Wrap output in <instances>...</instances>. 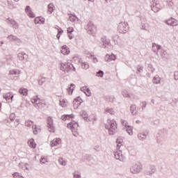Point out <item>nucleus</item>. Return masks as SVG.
<instances>
[{
    "label": "nucleus",
    "mask_w": 178,
    "mask_h": 178,
    "mask_svg": "<svg viewBox=\"0 0 178 178\" xmlns=\"http://www.w3.org/2000/svg\"><path fill=\"white\" fill-rule=\"evenodd\" d=\"M161 54L162 58H166L168 56V52L163 49H161Z\"/></svg>",
    "instance_id": "47"
},
{
    "label": "nucleus",
    "mask_w": 178,
    "mask_h": 178,
    "mask_svg": "<svg viewBox=\"0 0 178 178\" xmlns=\"http://www.w3.org/2000/svg\"><path fill=\"white\" fill-rule=\"evenodd\" d=\"M88 89V88H87V86H83L82 88H81V91H82V92H84V94L86 93V91Z\"/></svg>",
    "instance_id": "59"
},
{
    "label": "nucleus",
    "mask_w": 178,
    "mask_h": 178,
    "mask_svg": "<svg viewBox=\"0 0 178 178\" xmlns=\"http://www.w3.org/2000/svg\"><path fill=\"white\" fill-rule=\"evenodd\" d=\"M85 161H88V162H90V161H92V156L90 154H86L83 159V161L85 162Z\"/></svg>",
    "instance_id": "28"
},
{
    "label": "nucleus",
    "mask_w": 178,
    "mask_h": 178,
    "mask_svg": "<svg viewBox=\"0 0 178 178\" xmlns=\"http://www.w3.org/2000/svg\"><path fill=\"white\" fill-rule=\"evenodd\" d=\"M105 113H110V115H115V110H113V108H106L105 109Z\"/></svg>",
    "instance_id": "35"
},
{
    "label": "nucleus",
    "mask_w": 178,
    "mask_h": 178,
    "mask_svg": "<svg viewBox=\"0 0 178 178\" xmlns=\"http://www.w3.org/2000/svg\"><path fill=\"white\" fill-rule=\"evenodd\" d=\"M126 131L129 136H133V128L131 126L128 125L126 127Z\"/></svg>",
    "instance_id": "33"
},
{
    "label": "nucleus",
    "mask_w": 178,
    "mask_h": 178,
    "mask_svg": "<svg viewBox=\"0 0 178 178\" xmlns=\"http://www.w3.org/2000/svg\"><path fill=\"white\" fill-rule=\"evenodd\" d=\"M149 133L148 132H145L143 134H138V138L140 141H144V140L147 139V136H148Z\"/></svg>",
    "instance_id": "22"
},
{
    "label": "nucleus",
    "mask_w": 178,
    "mask_h": 178,
    "mask_svg": "<svg viewBox=\"0 0 178 178\" xmlns=\"http://www.w3.org/2000/svg\"><path fill=\"white\" fill-rule=\"evenodd\" d=\"M10 24L13 26V29H15V30H17L19 29V24L14 19L13 21H11Z\"/></svg>",
    "instance_id": "34"
},
{
    "label": "nucleus",
    "mask_w": 178,
    "mask_h": 178,
    "mask_svg": "<svg viewBox=\"0 0 178 178\" xmlns=\"http://www.w3.org/2000/svg\"><path fill=\"white\" fill-rule=\"evenodd\" d=\"M77 19V16L76 15L70 14V16L69 17V21L70 22H74Z\"/></svg>",
    "instance_id": "41"
},
{
    "label": "nucleus",
    "mask_w": 178,
    "mask_h": 178,
    "mask_svg": "<svg viewBox=\"0 0 178 178\" xmlns=\"http://www.w3.org/2000/svg\"><path fill=\"white\" fill-rule=\"evenodd\" d=\"M32 128L33 129V134H35V136H37V134H38V131L37 130V125L33 126Z\"/></svg>",
    "instance_id": "52"
},
{
    "label": "nucleus",
    "mask_w": 178,
    "mask_h": 178,
    "mask_svg": "<svg viewBox=\"0 0 178 178\" xmlns=\"http://www.w3.org/2000/svg\"><path fill=\"white\" fill-rule=\"evenodd\" d=\"M7 38L11 41V42H15L17 45H20V44H22V40H20V38H17L16 35H9Z\"/></svg>",
    "instance_id": "10"
},
{
    "label": "nucleus",
    "mask_w": 178,
    "mask_h": 178,
    "mask_svg": "<svg viewBox=\"0 0 178 178\" xmlns=\"http://www.w3.org/2000/svg\"><path fill=\"white\" fill-rule=\"evenodd\" d=\"M152 49L154 52H156V51H160L161 45H157L156 43H153Z\"/></svg>",
    "instance_id": "29"
},
{
    "label": "nucleus",
    "mask_w": 178,
    "mask_h": 178,
    "mask_svg": "<svg viewBox=\"0 0 178 178\" xmlns=\"http://www.w3.org/2000/svg\"><path fill=\"white\" fill-rule=\"evenodd\" d=\"M17 58H18L19 60H21L22 62H23L24 63L27 62V60L29 59V55H27L24 52H21L17 54Z\"/></svg>",
    "instance_id": "12"
},
{
    "label": "nucleus",
    "mask_w": 178,
    "mask_h": 178,
    "mask_svg": "<svg viewBox=\"0 0 178 178\" xmlns=\"http://www.w3.org/2000/svg\"><path fill=\"white\" fill-rule=\"evenodd\" d=\"M156 172V169L155 168V165H150V171L147 172V175L151 176L154 175V173Z\"/></svg>",
    "instance_id": "24"
},
{
    "label": "nucleus",
    "mask_w": 178,
    "mask_h": 178,
    "mask_svg": "<svg viewBox=\"0 0 178 178\" xmlns=\"http://www.w3.org/2000/svg\"><path fill=\"white\" fill-rule=\"evenodd\" d=\"M60 70L64 73H69V72H76V67L70 62L60 63Z\"/></svg>",
    "instance_id": "2"
},
{
    "label": "nucleus",
    "mask_w": 178,
    "mask_h": 178,
    "mask_svg": "<svg viewBox=\"0 0 178 178\" xmlns=\"http://www.w3.org/2000/svg\"><path fill=\"white\" fill-rule=\"evenodd\" d=\"M130 111L132 115H136L137 113V109H136V105L134 104L131 105Z\"/></svg>",
    "instance_id": "31"
},
{
    "label": "nucleus",
    "mask_w": 178,
    "mask_h": 178,
    "mask_svg": "<svg viewBox=\"0 0 178 178\" xmlns=\"http://www.w3.org/2000/svg\"><path fill=\"white\" fill-rule=\"evenodd\" d=\"M40 162L41 163H45V162H47V159H45L44 156H42L40 159Z\"/></svg>",
    "instance_id": "62"
},
{
    "label": "nucleus",
    "mask_w": 178,
    "mask_h": 178,
    "mask_svg": "<svg viewBox=\"0 0 178 178\" xmlns=\"http://www.w3.org/2000/svg\"><path fill=\"white\" fill-rule=\"evenodd\" d=\"M47 127L50 133H55V127L54 126V120L52 118H47Z\"/></svg>",
    "instance_id": "9"
},
{
    "label": "nucleus",
    "mask_w": 178,
    "mask_h": 178,
    "mask_svg": "<svg viewBox=\"0 0 178 178\" xmlns=\"http://www.w3.org/2000/svg\"><path fill=\"white\" fill-rule=\"evenodd\" d=\"M3 98L7 101V102H13V95L11 92H7L3 95Z\"/></svg>",
    "instance_id": "17"
},
{
    "label": "nucleus",
    "mask_w": 178,
    "mask_h": 178,
    "mask_svg": "<svg viewBox=\"0 0 178 178\" xmlns=\"http://www.w3.org/2000/svg\"><path fill=\"white\" fill-rule=\"evenodd\" d=\"M28 144L31 148H35V147H37V145L34 143V140L33 139L32 140L29 141Z\"/></svg>",
    "instance_id": "39"
},
{
    "label": "nucleus",
    "mask_w": 178,
    "mask_h": 178,
    "mask_svg": "<svg viewBox=\"0 0 178 178\" xmlns=\"http://www.w3.org/2000/svg\"><path fill=\"white\" fill-rule=\"evenodd\" d=\"M35 24H44L45 23V19L40 17H35L34 19Z\"/></svg>",
    "instance_id": "21"
},
{
    "label": "nucleus",
    "mask_w": 178,
    "mask_h": 178,
    "mask_svg": "<svg viewBox=\"0 0 178 178\" xmlns=\"http://www.w3.org/2000/svg\"><path fill=\"white\" fill-rule=\"evenodd\" d=\"M80 115L84 119L86 122H88V114L87 113V111L82 110L79 113Z\"/></svg>",
    "instance_id": "20"
},
{
    "label": "nucleus",
    "mask_w": 178,
    "mask_h": 178,
    "mask_svg": "<svg viewBox=\"0 0 178 178\" xmlns=\"http://www.w3.org/2000/svg\"><path fill=\"white\" fill-rule=\"evenodd\" d=\"M59 143H60V138H54L51 142V147H56V145H59Z\"/></svg>",
    "instance_id": "23"
},
{
    "label": "nucleus",
    "mask_w": 178,
    "mask_h": 178,
    "mask_svg": "<svg viewBox=\"0 0 178 178\" xmlns=\"http://www.w3.org/2000/svg\"><path fill=\"white\" fill-rule=\"evenodd\" d=\"M62 120H63L64 122L66 121V120H69L70 117H69V115H64L62 116L61 118Z\"/></svg>",
    "instance_id": "51"
},
{
    "label": "nucleus",
    "mask_w": 178,
    "mask_h": 178,
    "mask_svg": "<svg viewBox=\"0 0 178 178\" xmlns=\"http://www.w3.org/2000/svg\"><path fill=\"white\" fill-rule=\"evenodd\" d=\"M86 30L88 34H90L91 35H95V34H97V28L92 22L88 23Z\"/></svg>",
    "instance_id": "7"
},
{
    "label": "nucleus",
    "mask_w": 178,
    "mask_h": 178,
    "mask_svg": "<svg viewBox=\"0 0 178 178\" xmlns=\"http://www.w3.org/2000/svg\"><path fill=\"white\" fill-rule=\"evenodd\" d=\"M34 122L31 121V120H26L25 122V126H26V127H31V124H33Z\"/></svg>",
    "instance_id": "44"
},
{
    "label": "nucleus",
    "mask_w": 178,
    "mask_h": 178,
    "mask_svg": "<svg viewBox=\"0 0 178 178\" xmlns=\"http://www.w3.org/2000/svg\"><path fill=\"white\" fill-rule=\"evenodd\" d=\"M147 26H148V24L142 23V26H141L142 30H147Z\"/></svg>",
    "instance_id": "61"
},
{
    "label": "nucleus",
    "mask_w": 178,
    "mask_h": 178,
    "mask_svg": "<svg viewBox=\"0 0 178 178\" xmlns=\"http://www.w3.org/2000/svg\"><path fill=\"white\" fill-rule=\"evenodd\" d=\"M147 108V102H142V109L144 111Z\"/></svg>",
    "instance_id": "57"
},
{
    "label": "nucleus",
    "mask_w": 178,
    "mask_h": 178,
    "mask_svg": "<svg viewBox=\"0 0 178 178\" xmlns=\"http://www.w3.org/2000/svg\"><path fill=\"white\" fill-rule=\"evenodd\" d=\"M85 94L86 97H91V90H90V88L86 89Z\"/></svg>",
    "instance_id": "53"
},
{
    "label": "nucleus",
    "mask_w": 178,
    "mask_h": 178,
    "mask_svg": "<svg viewBox=\"0 0 178 178\" xmlns=\"http://www.w3.org/2000/svg\"><path fill=\"white\" fill-rule=\"evenodd\" d=\"M144 67H140V65H138L137 67V72L136 73L138 74V73H143V70Z\"/></svg>",
    "instance_id": "50"
},
{
    "label": "nucleus",
    "mask_w": 178,
    "mask_h": 178,
    "mask_svg": "<svg viewBox=\"0 0 178 178\" xmlns=\"http://www.w3.org/2000/svg\"><path fill=\"white\" fill-rule=\"evenodd\" d=\"M147 68H148V70L151 72V73H154V72H155V68H154V66L152 65V64H148Z\"/></svg>",
    "instance_id": "42"
},
{
    "label": "nucleus",
    "mask_w": 178,
    "mask_h": 178,
    "mask_svg": "<svg viewBox=\"0 0 178 178\" xmlns=\"http://www.w3.org/2000/svg\"><path fill=\"white\" fill-rule=\"evenodd\" d=\"M141 169H143V165L138 163L131 167L130 170L133 175H137V173H140L141 172Z\"/></svg>",
    "instance_id": "8"
},
{
    "label": "nucleus",
    "mask_w": 178,
    "mask_h": 178,
    "mask_svg": "<svg viewBox=\"0 0 178 178\" xmlns=\"http://www.w3.org/2000/svg\"><path fill=\"white\" fill-rule=\"evenodd\" d=\"M168 6L170 7V8H173V1H168Z\"/></svg>",
    "instance_id": "63"
},
{
    "label": "nucleus",
    "mask_w": 178,
    "mask_h": 178,
    "mask_svg": "<svg viewBox=\"0 0 178 178\" xmlns=\"http://www.w3.org/2000/svg\"><path fill=\"white\" fill-rule=\"evenodd\" d=\"M19 94H21L22 95H24L25 97L28 95V92H29V90L26 89V88H20L19 90Z\"/></svg>",
    "instance_id": "25"
},
{
    "label": "nucleus",
    "mask_w": 178,
    "mask_h": 178,
    "mask_svg": "<svg viewBox=\"0 0 178 178\" xmlns=\"http://www.w3.org/2000/svg\"><path fill=\"white\" fill-rule=\"evenodd\" d=\"M13 176L14 178H24L23 175H21L19 172H15Z\"/></svg>",
    "instance_id": "45"
},
{
    "label": "nucleus",
    "mask_w": 178,
    "mask_h": 178,
    "mask_svg": "<svg viewBox=\"0 0 178 178\" xmlns=\"http://www.w3.org/2000/svg\"><path fill=\"white\" fill-rule=\"evenodd\" d=\"M81 67L82 69H85V70H87L90 67V65H88V63L87 62H83L81 64Z\"/></svg>",
    "instance_id": "40"
},
{
    "label": "nucleus",
    "mask_w": 178,
    "mask_h": 178,
    "mask_svg": "<svg viewBox=\"0 0 178 178\" xmlns=\"http://www.w3.org/2000/svg\"><path fill=\"white\" fill-rule=\"evenodd\" d=\"M75 87H76V85L71 83L70 85L69 88L67 89L68 94H70V95L73 94V91H74Z\"/></svg>",
    "instance_id": "27"
},
{
    "label": "nucleus",
    "mask_w": 178,
    "mask_h": 178,
    "mask_svg": "<svg viewBox=\"0 0 178 178\" xmlns=\"http://www.w3.org/2000/svg\"><path fill=\"white\" fill-rule=\"evenodd\" d=\"M122 94L125 98L130 97V94H129V91L127 90H123Z\"/></svg>",
    "instance_id": "38"
},
{
    "label": "nucleus",
    "mask_w": 178,
    "mask_h": 178,
    "mask_svg": "<svg viewBox=\"0 0 178 178\" xmlns=\"http://www.w3.org/2000/svg\"><path fill=\"white\" fill-rule=\"evenodd\" d=\"M101 42H102V48H109V47H111V42L109 41V40L106 39V37H103L101 38Z\"/></svg>",
    "instance_id": "11"
},
{
    "label": "nucleus",
    "mask_w": 178,
    "mask_h": 178,
    "mask_svg": "<svg viewBox=\"0 0 178 178\" xmlns=\"http://www.w3.org/2000/svg\"><path fill=\"white\" fill-rule=\"evenodd\" d=\"M48 12H49L50 15L52 14V13L54 12V10H55L54 8H55V6L54 5V3H50L48 6Z\"/></svg>",
    "instance_id": "26"
},
{
    "label": "nucleus",
    "mask_w": 178,
    "mask_h": 178,
    "mask_svg": "<svg viewBox=\"0 0 178 178\" xmlns=\"http://www.w3.org/2000/svg\"><path fill=\"white\" fill-rule=\"evenodd\" d=\"M97 77H104V71L102 70H99L97 72V75H96Z\"/></svg>",
    "instance_id": "48"
},
{
    "label": "nucleus",
    "mask_w": 178,
    "mask_h": 178,
    "mask_svg": "<svg viewBox=\"0 0 178 178\" xmlns=\"http://www.w3.org/2000/svg\"><path fill=\"white\" fill-rule=\"evenodd\" d=\"M112 40L115 45H118V44H119V35H113Z\"/></svg>",
    "instance_id": "32"
},
{
    "label": "nucleus",
    "mask_w": 178,
    "mask_h": 178,
    "mask_svg": "<svg viewBox=\"0 0 178 178\" xmlns=\"http://www.w3.org/2000/svg\"><path fill=\"white\" fill-rule=\"evenodd\" d=\"M122 143H123V139L122 138H117L116 143H117V147L120 148L122 147Z\"/></svg>",
    "instance_id": "36"
},
{
    "label": "nucleus",
    "mask_w": 178,
    "mask_h": 178,
    "mask_svg": "<svg viewBox=\"0 0 178 178\" xmlns=\"http://www.w3.org/2000/svg\"><path fill=\"white\" fill-rule=\"evenodd\" d=\"M74 178H81V174L79 171H75L73 173Z\"/></svg>",
    "instance_id": "43"
},
{
    "label": "nucleus",
    "mask_w": 178,
    "mask_h": 178,
    "mask_svg": "<svg viewBox=\"0 0 178 178\" xmlns=\"http://www.w3.org/2000/svg\"><path fill=\"white\" fill-rule=\"evenodd\" d=\"M153 83L154 84H159V83H161V77H159L158 75H156L153 78Z\"/></svg>",
    "instance_id": "30"
},
{
    "label": "nucleus",
    "mask_w": 178,
    "mask_h": 178,
    "mask_svg": "<svg viewBox=\"0 0 178 178\" xmlns=\"http://www.w3.org/2000/svg\"><path fill=\"white\" fill-rule=\"evenodd\" d=\"M67 127L72 130L73 136H74V137H77V136H79V133H77V130H79L78 122H76L75 121L71 122L67 124Z\"/></svg>",
    "instance_id": "3"
},
{
    "label": "nucleus",
    "mask_w": 178,
    "mask_h": 178,
    "mask_svg": "<svg viewBox=\"0 0 178 178\" xmlns=\"http://www.w3.org/2000/svg\"><path fill=\"white\" fill-rule=\"evenodd\" d=\"M60 105L63 108H65V106H66V102L65 100L60 101Z\"/></svg>",
    "instance_id": "56"
},
{
    "label": "nucleus",
    "mask_w": 178,
    "mask_h": 178,
    "mask_svg": "<svg viewBox=\"0 0 178 178\" xmlns=\"http://www.w3.org/2000/svg\"><path fill=\"white\" fill-rule=\"evenodd\" d=\"M16 118V114H15V113H11L10 115V117H9V118H10V122H13V120H15V118Z\"/></svg>",
    "instance_id": "49"
},
{
    "label": "nucleus",
    "mask_w": 178,
    "mask_h": 178,
    "mask_svg": "<svg viewBox=\"0 0 178 178\" xmlns=\"http://www.w3.org/2000/svg\"><path fill=\"white\" fill-rule=\"evenodd\" d=\"M108 56V59L107 60H115L116 59V56H115L114 54H111L109 56Z\"/></svg>",
    "instance_id": "46"
},
{
    "label": "nucleus",
    "mask_w": 178,
    "mask_h": 178,
    "mask_svg": "<svg viewBox=\"0 0 178 178\" xmlns=\"http://www.w3.org/2000/svg\"><path fill=\"white\" fill-rule=\"evenodd\" d=\"M157 143L158 144L162 145V143L166 140V135L163 132H159L157 134Z\"/></svg>",
    "instance_id": "13"
},
{
    "label": "nucleus",
    "mask_w": 178,
    "mask_h": 178,
    "mask_svg": "<svg viewBox=\"0 0 178 178\" xmlns=\"http://www.w3.org/2000/svg\"><path fill=\"white\" fill-rule=\"evenodd\" d=\"M58 162L60 165H62L63 166H66V161H63V159H60L58 160Z\"/></svg>",
    "instance_id": "54"
},
{
    "label": "nucleus",
    "mask_w": 178,
    "mask_h": 178,
    "mask_svg": "<svg viewBox=\"0 0 178 178\" xmlns=\"http://www.w3.org/2000/svg\"><path fill=\"white\" fill-rule=\"evenodd\" d=\"M129 31V24L127 22H120L118 26V31L121 34H126Z\"/></svg>",
    "instance_id": "6"
},
{
    "label": "nucleus",
    "mask_w": 178,
    "mask_h": 178,
    "mask_svg": "<svg viewBox=\"0 0 178 178\" xmlns=\"http://www.w3.org/2000/svg\"><path fill=\"white\" fill-rule=\"evenodd\" d=\"M31 102L32 104H33L36 109H42L47 106L45 103L41 102V100L40 99V98H38V96L33 97V98L31 99Z\"/></svg>",
    "instance_id": "4"
},
{
    "label": "nucleus",
    "mask_w": 178,
    "mask_h": 178,
    "mask_svg": "<svg viewBox=\"0 0 178 178\" xmlns=\"http://www.w3.org/2000/svg\"><path fill=\"white\" fill-rule=\"evenodd\" d=\"M114 156L115 159H118L121 162H123V161H124V158L123 157V154H122V151L120 150H116L115 152H114Z\"/></svg>",
    "instance_id": "15"
},
{
    "label": "nucleus",
    "mask_w": 178,
    "mask_h": 178,
    "mask_svg": "<svg viewBox=\"0 0 178 178\" xmlns=\"http://www.w3.org/2000/svg\"><path fill=\"white\" fill-rule=\"evenodd\" d=\"M25 12L26 13L31 17V18H34L35 17V14L31 10V8L30 6H26L25 8Z\"/></svg>",
    "instance_id": "18"
},
{
    "label": "nucleus",
    "mask_w": 178,
    "mask_h": 178,
    "mask_svg": "<svg viewBox=\"0 0 178 178\" xmlns=\"http://www.w3.org/2000/svg\"><path fill=\"white\" fill-rule=\"evenodd\" d=\"M150 3H151L152 10H153L154 13H156V12H159V10L162 9V5H161L159 0H152L150 2Z\"/></svg>",
    "instance_id": "5"
},
{
    "label": "nucleus",
    "mask_w": 178,
    "mask_h": 178,
    "mask_svg": "<svg viewBox=\"0 0 178 178\" xmlns=\"http://www.w3.org/2000/svg\"><path fill=\"white\" fill-rule=\"evenodd\" d=\"M121 122H122V124L124 126V127H127V126H129V125H127L128 124L127 121H126L124 120H122Z\"/></svg>",
    "instance_id": "58"
},
{
    "label": "nucleus",
    "mask_w": 178,
    "mask_h": 178,
    "mask_svg": "<svg viewBox=\"0 0 178 178\" xmlns=\"http://www.w3.org/2000/svg\"><path fill=\"white\" fill-rule=\"evenodd\" d=\"M165 23L168 24V26H172V27H176V26H178V21L173 17H171L167 20Z\"/></svg>",
    "instance_id": "16"
},
{
    "label": "nucleus",
    "mask_w": 178,
    "mask_h": 178,
    "mask_svg": "<svg viewBox=\"0 0 178 178\" xmlns=\"http://www.w3.org/2000/svg\"><path fill=\"white\" fill-rule=\"evenodd\" d=\"M58 34H60V35L61 34H63V30L61 28H59L58 30Z\"/></svg>",
    "instance_id": "64"
},
{
    "label": "nucleus",
    "mask_w": 178,
    "mask_h": 178,
    "mask_svg": "<svg viewBox=\"0 0 178 178\" xmlns=\"http://www.w3.org/2000/svg\"><path fill=\"white\" fill-rule=\"evenodd\" d=\"M46 80H48V78L42 77L40 79L38 80L39 86H42L44 83H45Z\"/></svg>",
    "instance_id": "37"
},
{
    "label": "nucleus",
    "mask_w": 178,
    "mask_h": 178,
    "mask_svg": "<svg viewBox=\"0 0 178 178\" xmlns=\"http://www.w3.org/2000/svg\"><path fill=\"white\" fill-rule=\"evenodd\" d=\"M105 129L108 130L109 136H115L116 134V129H118V124L115 120H107V123L105 124Z\"/></svg>",
    "instance_id": "1"
},
{
    "label": "nucleus",
    "mask_w": 178,
    "mask_h": 178,
    "mask_svg": "<svg viewBox=\"0 0 178 178\" xmlns=\"http://www.w3.org/2000/svg\"><path fill=\"white\" fill-rule=\"evenodd\" d=\"M68 34H72L73 31H74V29L72 27H69L67 30Z\"/></svg>",
    "instance_id": "55"
},
{
    "label": "nucleus",
    "mask_w": 178,
    "mask_h": 178,
    "mask_svg": "<svg viewBox=\"0 0 178 178\" xmlns=\"http://www.w3.org/2000/svg\"><path fill=\"white\" fill-rule=\"evenodd\" d=\"M82 103H83V99H81V97H77L76 98H75L73 101V105H74V109H77V108H79V106H80V105H81Z\"/></svg>",
    "instance_id": "14"
},
{
    "label": "nucleus",
    "mask_w": 178,
    "mask_h": 178,
    "mask_svg": "<svg viewBox=\"0 0 178 178\" xmlns=\"http://www.w3.org/2000/svg\"><path fill=\"white\" fill-rule=\"evenodd\" d=\"M61 54H63V55H69L70 54V50L67 48L66 44L62 46Z\"/></svg>",
    "instance_id": "19"
},
{
    "label": "nucleus",
    "mask_w": 178,
    "mask_h": 178,
    "mask_svg": "<svg viewBox=\"0 0 178 178\" xmlns=\"http://www.w3.org/2000/svg\"><path fill=\"white\" fill-rule=\"evenodd\" d=\"M10 74H12V75H13V74H17V70H10Z\"/></svg>",
    "instance_id": "60"
}]
</instances>
